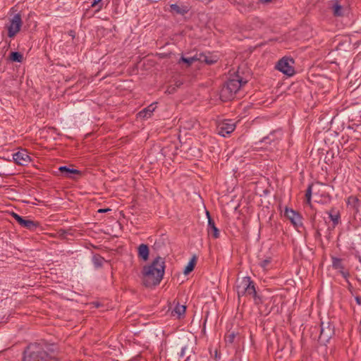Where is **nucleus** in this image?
<instances>
[{
	"label": "nucleus",
	"mask_w": 361,
	"mask_h": 361,
	"mask_svg": "<svg viewBox=\"0 0 361 361\" xmlns=\"http://www.w3.org/2000/svg\"><path fill=\"white\" fill-rule=\"evenodd\" d=\"M52 347L44 343H30L23 351L22 361H59Z\"/></svg>",
	"instance_id": "nucleus-1"
},
{
	"label": "nucleus",
	"mask_w": 361,
	"mask_h": 361,
	"mask_svg": "<svg viewBox=\"0 0 361 361\" xmlns=\"http://www.w3.org/2000/svg\"><path fill=\"white\" fill-rule=\"evenodd\" d=\"M165 269V260L161 257H156L149 265L142 268L143 283L146 287L159 285L163 279Z\"/></svg>",
	"instance_id": "nucleus-2"
},
{
	"label": "nucleus",
	"mask_w": 361,
	"mask_h": 361,
	"mask_svg": "<svg viewBox=\"0 0 361 361\" xmlns=\"http://www.w3.org/2000/svg\"><path fill=\"white\" fill-rule=\"evenodd\" d=\"M247 82V80H244L238 74L233 78L228 79L224 82L219 93L221 101L228 102L232 100L235 94L240 90V87Z\"/></svg>",
	"instance_id": "nucleus-3"
},
{
	"label": "nucleus",
	"mask_w": 361,
	"mask_h": 361,
	"mask_svg": "<svg viewBox=\"0 0 361 361\" xmlns=\"http://www.w3.org/2000/svg\"><path fill=\"white\" fill-rule=\"evenodd\" d=\"M317 334L319 332L318 341L321 344H326L335 334L334 326L330 322H322L319 326H314L312 328V333Z\"/></svg>",
	"instance_id": "nucleus-4"
},
{
	"label": "nucleus",
	"mask_w": 361,
	"mask_h": 361,
	"mask_svg": "<svg viewBox=\"0 0 361 361\" xmlns=\"http://www.w3.org/2000/svg\"><path fill=\"white\" fill-rule=\"evenodd\" d=\"M294 60L288 57H283L276 64V69L279 70L288 76H292L295 74V69L293 66Z\"/></svg>",
	"instance_id": "nucleus-5"
},
{
	"label": "nucleus",
	"mask_w": 361,
	"mask_h": 361,
	"mask_svg": "<svg viewBox=\"0 0 361 361\" xmlns=\"http://www.w3.org/2000/svg\"><path fill=\"white\" fill-rule=\"evenodd\" d=\"M11 215L13 219L19 224V225L25 228L28 229L29 231H36L37 229L40 227V224L38 221L25 219L24 217L14 212H12Z\"/></svg>",
	"instance_id": "nucleus-6"
},
{
	"label": "nucleus",
	"mask_w": 361,
	"mask_h": 361,
	"mask_svg": "<svg viewBox=\"0 0 361 361\" xmlns=\"http://www.w3.org/2000/svg\"><path fill=\"white\" fill-rule=\"evenodd\" d=\"M21 25V16L17 13L13 17L8 27V36L9 37H13L20 31Z\"/></svg>",
	"instance_id": "nucleus-7"
},
{
	"label": "nucleus",
	"mask_w": 361,
	"mask_h": 361,
	"mask_svg": "<svg viewBox=\"0 0 361 361\" xmlns=\"http://www.w3.org/2000/svg\"><path fill=\"white\" fill-rule=\"evenodd\" d=\"M235 128V125L230 120L224 121L219 123L217 126L218 134L222 137L231 133Z\"/></svg>",
	"instance_id": "nucleus-8"
},
{
	"label": "nucleus",
	"mask_w": 361,
	"mask_h": 361,
	"mask_svg": "<svg viewBox=\"0 0 361 361\" xmlns=\"http://www.w3.org/2000/svg\"><path fill=\"white\" fill-rule=\"evenodd\" d=\"M239 288H244L246 294L249 295H255L257 292L255 290V283L250 279V277L245 276L239 282Z\"/></svg>",
	"instance_id": "nucleus-9"
},
{
	"label": "nucleus",
	"mask_w": 361,
	"mask_h": 361,
	"mask_svg": "<svg viewBox=\"0 0 361 361\" xmlns=\"http://www.w3.org/2000/svg\"><path fill=\"white\" fill-rule=\"evenodd\" d=\"M284 214L295 228H298L302 225L301 216L293 209L286 208Z\"/></svg>",
	"instance_id": "nucleus-10"
},
{
	"label": "nucleus",
	"mask_w": 361,
	"mask_h": 361,
	"mask_svg": "<svg viewBox=\"0 0 361 361\" xmlns=\"http://www.w3.org/2000/svg\"><path fill=\"white\" fill-rule=\"evenodd\" d=\"M178 149V147L176 142H170L161 148V152L164 157L172 159L177 154Z\"/></svg>",
	"instance_id": "nucleus-11"
},
{
	"label": "nucleus",
	"mask_w": 361,
	"mask_h": 361,
	"mask_svg": "<svg viewBox=\"0 0 361 361\" xmlns=\"http://www.w3.org/2000/svg\"><path fill=\"white\" fill-rule=\"evenodd\" d=\"M13 159L16 164L20 166H25L30 161V157L25 150L14 153Z\"/></svg>",
	"instance_id": "nucleus-12"
},
{
	"label": "nucleus",
	"mask_w": 361,
	"mask_h": 361,
	"mask_svg": "<svg viewBox=\"0 0 361 361\" xmlns=\"http://www.w3.org/2000/svg\"><path fill=\"white\" fill-rule=\"evenodd\" d=\"M342 259L336 257H332V267L335 269H338L339 273L345 279H348L350 276L348 271H345L344 265L342 262Z\"/></svg>",
	"instance_id": "nucleus-13"
},
{
	"label": "nucleus",
	"mask_w": 361,
	"mask_h": 361,
	"mask_svg": "<svg viewBox=\"0 0 361 361\" xmlns=\"http://www.w3.org/2000/svg\"><path fill=\"white\" fill-rule=\"evenodd\" d=\"M206 214L208 219V233L212 234L214 238H218L219 237V231L208 211L206 212Z\"/></svg>",
	"instance_id": "nucleus-14"
},
{
	"label": "nucleus",
	"mask_w": 361,
	"mask_h": 361,
	"mask_svg": "<svg viewBox=\"0 0 361 361\" xmlns=\"http://www.w3.org/2000/svg\"><path fill=\"white\" fill-rule=\"evenodd\" d=\"M61 175L66 178H73V175H81L82 172L78 169H70L66 166H62L59 168Z\"/></svg>",
	"instance_id": "nucleus-15"
},
{
	"label": "nucleus",
	"mask_w": 361,
	"mask_h": 361,
	"mask_svg": "<svg viewBox=\"0 0 361 361\" xmlns=\"http://www.w3.org/2000/svg\"><path fill=\"white\" fill-rule=\"evenodd\" d=\"M348 207H350L355 213L359 212L360 200L357 196L350 195L346 201Z\"/></svg>",
	"instance_id": "nucleus-16"
},
{
	"label": "nucleus",
	"mask_w": 361,
	"mask_h": 361,
	"mask_svg": "<svg viewBox=\"0 0 361 361\" xmlns=\"http://www.w3.org/2000/svg\"><path fill=\"white\" fill-rule=\"evenodd\" d=\"M190 8L188 6H179L176 4L170 5V12L175 14L185 15L189 11Z\"/></svg>",
	"instance_id": "nucleus-17"
},
{
	"label": "nucleus",
	"mask_w": 361,
	"mask_h": 361,
	"mask_svg": "<svg viewBox=\"0 0 361 361\" xmlns=\"http://www.w3.org/2000/svg\"><path fill=\"white\" fill-rule=\"evenodd\" d=\"M149 249L147 245L141 244L138 247V257L143 261L149 259Z\"/></svg>",
	"instance_id": "nucleus-18"
},
{
	"label": "nucleus",
	"mask_w": 361,
	"mask_h": 361,
	"mask_svg": "<svg viewBox=\"0 0 361 361\" xmlns=\"http://www.w3.org/2000/svg\"><path fill=\"white\" fill-rule=\"evenodd\" d=\"M156 106L154 104H151L147 107L142 109L141 111L138 113L140 117L143 118H147L151 116L153 111L155 110Z\"/></svg>",
	"instance_id": "nucleus-19"
},
{
	"label": "nucleus",
	"mask_w": 361,
	"mask_h": 361,
	"mask_svg": "<svg viewBox=\"0 0 361 361\" xmlns=\"http://www.w3.org/2000/svg\"><path fill=\"white\" fill-rule=\"evenodd\" d=\"M186 306L180 305L178 302H177L176 307L171 312L172 316H176L177 318H180L181 316H183L185 313Z\"/></svg>",
	"instance_id": "nucleus-20"
},
{
	"label": "nucleus",
	"mask_w": 361,
	"mask_h": 361,
	"mask_svg": "<svg viewBox=\"0 0 361 361\" xmlns=\"http://www.w3.org/2000/svg\"><path fill=\"white\" fill-rule=\"evenodd\" d=\"M196 262H197V257L195 255H194L191 259L189 261V262L188 263L187 266L185 267L184 271H183V274L185 275H188L189 274L190 272H192L194 269H195V267L196 265Z\"/></svg>",
	"instance_id": "nucleus-21"
},
{
	"label": "nucleus",
	"mask_w": 361,
	"mask_h": 361,
	"mask_svg": "<svg viewBox=\"0 0 361 361\" xmlns=\"http://www.w3.org/2000/svg\"><path fill=\"white\" fill-rule=\"evenodd\" d=\"M192 343L190 345H185L182 348L181 352L180 354V357H183L184 355H187V358L185 361H188L192 353H193V348L192 346Z\"/></svg>",
	"instance_id": "nucleus-22"
},
{
	"label": "nucleus",
	"mask_w": 361,
	"mask_h": 361,
	"mask_svg": "<svg viewBox=\"0 0 361 361\" xmlns=\"http://www.w3.org/2000/svg\"><path fill=\"white\" fill-rule=\"evenodd\" d=\"M104 262V258L99 255V254L93 255L92 262L95 268H101L103 266Z\"/></svg>",
	"instance_id": "nucleus-23"
},
{
	"label": "nucleus",
	"mask_w": 361,
	"mask_h": 361,
	"mask_svg": "<svg viewBox=\"0 0 361 361\" xmlns=\"http://www.w3.org/2000/svg\"><path fill=\"white\" fill-rule=\"evenodd\" d=\"M198 61L200 62H204L207 65H212L216 62V59L209 58L203 53L198 54Z\"/></svg>",
	"instance_id": "nucleus-24"
},
{
	"label": "nucleus",
	"mask_w": 361,
	"mask_h": 361,
	"mask_svg": "<svg viewBox=\"0 0 361 361\" xmlns=\"http://www.w3.org/2000/svg\"><path fill=\"white\" fill-rule=\"evenodd\" d=\"M9 59L13 62H22L23 60V55L19 51H12L9 55Z\"/></svg>",
	"instance_id": "nucleus-25"
},
{
	"label": "nucleus",
	"mask_w": 361,
	"mask_h": 361,
	"mask_svg": "<svg viewBox=\"0 0 361 361\" xmlns=\"http://www.w3.org/2000/svg\"><path fill=\"white\" fill-rule=\"evenodd\" d=\"M329 218L333 221L334 226L338 224L340 221V214L338 212H335L334 209H331L330 212H329Z\"/></svg>",
	"instance_id": "nucleus-26"
},
{
	"label": "nucleus",
	"mask_w": 361,
	"mask_h": 361,
	"mask_svg": "<svg viewBox=\"0 0 361 361\" xmlns=\"http://www.w3.org/2000/svg\"><path fill=\"white\" fill-rule=\"evenodd\" d=\"M198 61V54L195 55L192 57H184L182 56L179 61V63L183 62L187 64V66H190L193 62Z\"/></svg>",
	"instance_id": "nucleus-27"
},
{
	"label": "nucleus",
	"mask_w": 361,
	"mask_h": 361,
	"mask_svg": "<svg viewBox=\"0 0 361 361\" xmlns=\"http://www.w3.org/2000/svg\"><path fill=\"white\" fill-rule=\"evenodd\" d=\"M71 231H72L71 229L66 230V229L61 228V229L58 230L57 234H58L59 237L61 239H69V238L68 236L73 235V233Z\"/></svg>",
	"instance_id": "nucleus-28"
},
{
	"label": "nucleus",
	"mask_w": 361,
	"mask_h": 361,
	"mask_svg": "<svg viewBox=\"0 0 361 361\" xmlns=\"http://www.w3.org/2000/svg\"><path fill=\"white\" fill-rule=\"evenodd\" d=\"M11 169L7 167L4 163H0V176L5 177L11 175Z\"/></svg>",
	"instance_id": "nucleus-29"
},
{
	"label": "nucleus",
	"mask_w": 361,
	"mask_h": 361,
	"mask_svg": "<svg viewBox=\"0 0 361 361\" xmlns=\"http://www.w3.org/2000/svg\"><path fill=\"white\" fill-rule=\"evenodd\" d=\"M238 336V333L232 331L225 336V342L227 345H231L234 343L235 337Z\"/></svg>",
	"instance_id": "nucleus-30"
},
{
	"label": "nucleus",
	"mask_w": 361,
	"mask_h": 361,
	"mask_svg": "<svg viewBox=\"0 0 361 361\" xmlns=\"http://www.w3.org/2000/svg\"><path fill=\"white\" fill-rule=\"evenodd\" d=\"M333 8H334V15L335 16H342L343 15V13L342 12L343 7L339 4V3L338 1H336L334 4Z\"/></svg>",
	"instance_id": "nucleus-31"
},
{
	"label": "nucleus",
	"mask_w": 361,
	"mask_h": 361,
	"mask_svg": "<svg viewBox=\"0 0 361 361\" xmlns=\"http://www.w3.org/2000/svg\"><path fill=\"white\" fill-rule=\"evenodd\" d=\"M271 262V257H269L259 262V266L264 270L267 269Z\"/></svg>",
	"instance_id": "nucleus-32"
},
{
	"label": "nucleus",
	"mask_w": 361,
	"mask_h": 361,
	"mask_svg": "<svg viewBox=\"0 0 361 361\" xmlns=\"http://www.w3.org/2000/svg\"><path fill=\"white\" fill-rule=\"evenodd\" d=\"M252 298L254 299V302L255 305H259L262 303V300L261 296L258 295L257 292L255 293V295H252Z\"/></svg>",
	"instance_id": "nucleus-33"
},
{
	"label": "nucleus",
	"mask_w": 361,
	"mask_h": 361,
	"mask_svg": "<svg viewBox=\"0 0 361 361\" xmlns=\"http://www.w3.org/2000/svg\"><path fill=\"white\" fill-rule=\"evenodd\" d=\"M312 188V184L309 185L307 187V189L306 190V192H305V198L306 199H311Z\"/></svg>",
	"instance_id": "nucleus-34"
},
{
	"label": "nucleus",
	"mask_w": 361,
	"mask_h": 361,
	"mask_svg": "<svg viewBox=\"0 0 361 361\" xmlns=\"http://www.w3.org/2000/svg\"><path fill=\"white\" fill-rule=\"evenodd\" d=\"M236 287L238 298L247 295L246 291L244 290V288H239V283L237 285Z\"/></svg>",
	"instance_id": "nucleus-35"
},
{
	"label": "nucleus",
	"mask_w": 361,
	"mask_h": 361,
	"mask_svg": "<svg viewBox=\"0 0 361 361\" xmlns=\"http://www.w3.org/2000/svg\"><path fill=\"white\" fill-rule=\"evenodd\" d=\"M177 90V88L174 85H169L167 87L166 92L168 94H173Z\"/></svg>",
	"instance_id": "nucleus-36"
},
{
	"label": "nucleus",
	"mask_w": 361,
	"mask_h": 361,
	"mask_svg": "<svg viewBox=\"0 0 361 361\" xmlns=\"http://www.w3.org/2000/svg\"><path fill=\"white\" fill-rule=\"evenodd\" d=\"M271 141V140L270 139L269 136H267V137H263V139L261 140L262 142H266V143H269Z\"/></svg>",
	"instance_id": "nucleus-37"
},
{
	"label": "nucleus",
	"mask_w": 361,
	"mask_h": 361,
	"mask_svg": "<svg viewBox=\"0 0 361 361\" xmlns=\"http://www.w3.org/2000/svg\"><path fill=\"white\" fill-rule=\"evenodd\" d=\"M68 35L71 36L73 39L75 38V32L73 30H71L68 31Z\"/></svg>",
	"instance_id": "nucleus-38"
},
{
	"label": "nucleus",
	"mask_w": 361,
	"mask_h": 361,
	"mask_svg": "<svg viewBox=\"0 0 361 361\" xmlns=\"http://www.w3.org/2000/svg\"><path fill=\"white\" fill-rule=\"evenodd\" d=\"M183 85V82L180 80L176 82L175 85H173L176 88L180 87Z\"/></svg>",
	"instance_id": "nucleus-39"
},
{
	"label": "nucleus",
	"mask_w": 361,
	"mask_h": 361,
	"mask_svg": "<svg viewBox=\"0 0 361 361\" xmlns=\"http://www.w3.org/2000/svg\"><path fill=\"white\" fill-rule=\"evenodd\" d=\"M111 209H109V208H106V209H99L98 210V212L99 213H104V212H109V211H111Z\"/></svg>",
	"instance_id": "nucleus-40"
},
{
	"label": "nucleus",
	"mask_w": 361,
	"mask_h": 361,
	"mask_svg": "<svg viewBox=\"0 0 361 361\" xmlns=\"http://www.w3.org/2000/svg\"><path fill=\"white\" fill-rule=\"evenodd\" d=\"M100 1H102V0H93V1H92V3L91 6H92V7L95 6H96V5H97Z\"/></svg>",
	"instance_id": "nucleus-41"
},
{
	"label": "nucleus",
	"mask_w": 361,
	"mask_h": 361,
	"mask_svg": "<svg viewBox=\"0 0 361 361\" xmlns=\"http://www.w3.org/2000/svg\"><path fill=\"white\" fill-rule=\"evenodd\" d=\"M355 301L357 305H361V296L355 297Z\"/></svg>",
	"instance_id": "nucleus-42"
},
{
	"label": "nucleus",
	"mask_w": 361,
	"mask_h": 361,
	"mask_svg": "<svg viewBox=\"0 0 361 361\" xmlns=\"http://www.w3.org/2000/svg\"><path fill=\"white\" fill-rule=\"evenodd\" d=\"M315 235L316 236H320L321 235L320 232H319V230H317Z\"/></svg>",
	"instance_id": "nucleus-43"
},
{
	"label": "nucleus",
	"mask_w": 361,
	"mask_h": 361,
	"mask_svg": "<svg viewBox=\"0 0 361 361\" xmlns=\"http://www.w3.org/2000/svg\"><path fill=\"white\" fill-rule=\"evenodd\" d=\"M262 2H264V3H268V2H270L272 0H261Z\"/></svg>",
	"instance_id": "nucleus-44"
},
{
	"label": "nucleus",
	"mask_w": 361,
	"mask_h": 361,
	"mask_svg": "<svg viewBox=\"0 0 361 361\" xmlns=\"http://www.w3.org/2000/svg\"><path fill=\"white\" fill-rule=\"evenodd\" d=\"M306 201H307V203L310 204L311 202V199H306Z\"/></svg>",
	"instance_id": "nucleus-45"
},
{
	"label": "nucleus",
	"mask_w": 361,
	"mask_h": 361,
	"mask_svg": "<svg viewBox=\"0 0 361 361\" xmlns=\"http://www.w3.org/2000/svg\"><path fill=\"white\" fill-rule=\"evenodd\" d=\"M206 322H207V319H205V320H204V325H205Z\"/></svg>",
	"instance_id": "nucleus-46"
}]
</instances>
